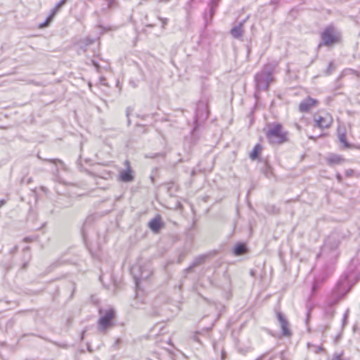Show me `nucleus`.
Instances as JSON below:
<instances>
[{
	"label": "nucleus",
	"mask_w": 360,
	"mask_h": 360,
	"mask_svg": "<svg viewBox=\"0 0 360 360\" xmlns=\"http://www.w3.org/2000/svg\"><path fill=\"white\" fill-rule=\"evenodd\" d=\"M276 63H268L264 65L262 70L255 76V82L257 90L266 91L269 89L270 83L273 81V73Z\"/></svg>",
	"instance_id": "obj_1"
},
{
	"label": "nucleus",
	"mask_w": 360,
	"mask_h": 360,
	"mask_svg": "<svg viewBox=\"0 0 360 360\" xmlns=\"http://www.w3.org/2000/svg\"><path fill=\"white\" fill-rule=\"evenodd\" d=\"M345 280H340L333 292V298L328 302V307L325 309V315L328 318H332L335 314L333 306L336 304L340 299H342L350 290L351 287H348V283Z\"/></svg>",
	"instance_id": "obj_2"
},
{
	"label": "nucleus",
	"mask_w": 360,
	"mask_h": 360,
	"mask_svg": "<svg viewBox=\"0 0 360 360\" xmlns=\"http://www.w3.org/2000/svg\"><path fill=\"white\" fill-rule=\"evenodd\" d=\"M100 318L98 321L97 329L99 333L106 334L107 332L115 326L114 319L115 311L108 309L105 311L99 310Z\"/></svg>",
	"instance_id": "obj_3"
},
{
	"label": "nucleus",
	"mask_w": 360,
	"mask_h": 360,
	"mask_svg": "<svg viewBox=\"0 0 360 360\" xmlns=\"http://www.w3.org/2000/svg\"><path fill=\"white\" fill-rule=\"evenodd\" d=\"M271 143L280 144L287 141V133L283 131L281 124H273L266 134Z\"/></svg>",
	"instance_id": "obj_4"
},
{
	"label": "nucleus",
	"mask_w": 360,
	"mask_h": 360,
	"mask_svg": "<svg viewBox=\"0 0 360 360\" xmlns=\"http://www.w3.org/2000/svg\"><path fill=\"white\" fill-rule=\"evenodd\" d=\"M209 115V110L207 103L205 102L200 101L197 104L195 116V124L193 129L191 132V136L194 139V143L197 141L198 139L196 137V134L198 131V128L200 126L201 122H203L207 120Z\"/></svg>",
	"instance_id": "obj_5"
},
{
	"label": "nucleus",
	"mask_w": 360,
	"mask_h": 360,
	"mask_svg": "<svg viewBox=\"0 0 360 360\" xmlns=\"http://www.w3.org/2000/svg\"><path fill=\"white\" fill-rule=\"evenodd\" d=\"M131 271L134 276L136 287H139L142 281L148 279L153 274L150 264H146L144 266L138 264H134L131 267Z\"/></svg>",
	"instance_id": "obj_6"
},
{
	"label": "nucleus",
	"mask_w": 360,
	"mask_h": 360,
	"mask_svg": "<svg viewBox=\"0 0 360 360\" xmlns=\"http://www.w3.org/2000/svg\"><path fill=\"white\" fill-rule=\"evenodd\" d=\"M322 41L319 44L321 46H330L338 41V36L335 34V30L328 27L321 34Z\"/></svg>",
	"instance_id": "obj_7"
},
{
	"label": "nucleus",
	"mask_w": 360,
	"mask_h": 360,
	"mask_svg": "<svg viewBox=\"0 0 360 360\" xmlns=\"http://www.w3.org/2000/svg\"><path fill=\"white\" fill-rule=\"evenodd\" d=\"M125 169L119 172L118 179L122 182H131L134 179V171L132 170L129 160L124 162Z\"/></svg>",
	"instance_id": "obj_8"
},
{
	"label": "nucleus",
	"mask_w": 360,
	"mask_h": 360,
	"mask_svg": "<svg viewBox=\"0 0 360 360\" xmlns=\"http://www.w3.org/2000/svg\"><path fill=\"white\" fill-rule=\"evenodd\" d=\"M314 121L316 122V126L321 129L329 128L333 123V117L328 113H325L322 116H319L316 118H314Z\"/></svg>",
	"instance_id": "obj_9"
},
{
	"label": "nucleus",
	"mask_w": 360,
	"mask_h": 360,
	"mask_svg": "<svg viewBox=\"0 0 360 360\" xmlns=\"http://www.w3.org/2000/svg\"><path fill=\"white\" fill-rule=\"evenodd\" d=\"M318 104L319 101L317 100L308 96L300 103L299 110L301 112H308L312 108Z\"/></svg>",
	"instance_id": "obj_10"
},
{
	"label": "nucleus",
	"mask_w": 360,
	"mask_h": 360,
	"mask_svg": "<svg viewBox=\"0 0 360 360\" xmlns=\"http://www.w3.org/2000/svg\"><path fill=\"white\" fill-rule=\"evenodd\" d=\"M276 316L282 330V335L285 337L291 336L292 333L289 328V323L288 320L281 312H277Z\"/></svg>",
	"instance_id": "obj_11"
},
{
	"label": "nucleus",
	"mask_w": 360,
	"mask_h": 360,
	"mask_svg": "<svg viewBox=\"0 0 360 360\" xmlns=\"http://www.w3.org/2000/svg\"><path fill=\"white\" fill-rule=\"evenodd\" d=\"M148 227L154 233H158L164 226L160 215H157L148 222Z\"/></svg>",
	"instance_id": "obj_12"
},
{
	"label": "nucleus",
	"mask_w": 360,
	"mask_h": 360,
	"mask_svg": "<svg viewBox=\"0 0 360 360\" xmlns=\"http://www.w3.org/2000/svg\"><path fill=\"white\" fill-rule=\"evenodd\" d=\"M327 162L330 165H340L345 160L338 155L331 154L327 158Z\"/></svg>",
	"instance_id": "obj_13"
},
{
	"label": "nucleus",
	"mask_w": 360,
	"mask_h": 360,
	"mask_svg": "<svg viewBox=\"0 0 360 360\" xmlns=\"http://www.w3.org/2000/svg\"><path fill=\"white\" fill-rule=\"evenodd\" d=\"M243 32V22H240L238 25L233 27L231 30V34L232 37L236 39H238L240 37H242Z\"/></svg>",
	"instance_id": "obj_14"
},
{
	"label": "nucleus",
	"mask_w": 360,
	"mask_h": 360,
	"mask_svg": "<svg viewBox=\"0 0 360 360\" xmlns=\"http://www.w3.org/2000/svg\"><path fill=\"white\" fill-rule=\"evenodd\" d=\"M262 150V146L259 143L256 144L255 146L252 153H250V158L252 160H256L259 157V155L260 154Z\"/></svg>",
	"instance_id": "obj_15"
},
{
	"label": "nucleus",
	"mask_w": 360,
	"mask_h": 360,
	"mask_svg": "<svg viewBox=\"0 0 360 360\" xmlns=\"http://www.w3.org/2000/svg\"><path fill=\"white\" fill-rule=\"evenodd\" d=\"M67 0H61L58 2L55 7L51 10V13L52 15L55 16L56 14L59 11L60 8L65 4Z\"/></svg>",
	"instance_id": "obj_16"
},
{
	"label": "nucleus",
	"mask_w": 360,
	"mask_h": 360,
	"mask_svg": "<svg viewBox=\"0 0 360 360\" xmlns=\"http://www.w3.org/2000/svg\"><path fill=\"white\" fill-rule=\"evenodd\" d=\"M219 1V0H211L210 8V18H212V16H213V15L214 13V11H215L216 7L218 5Z\"/></svg>",
	"instance_id": "obj_17"
},
{
	"label": "nucleus",
	"mask_w": 360,
	"mask_h": 360,
	"mask_svg": "<svg viewBox=\"0 0 360 360\" xmlns=\"http://www.w3.org/2000/svg\"><path fill=\"white\" fill-rule=\"evenodd\" d=\"M248 252V249H233L232 254L236 257H238L247 254Z\"/></svg>",
	"instance_id": "obj_18"
},
{
	"label": "nucleus",
	"mask_w": 360,
	"mask_h": 360,
	"mask_svg": "<svg viewBox=\"0 0 360 360\" xmlns=\"http://www.w3.org/2000/svg\"><path fill=\"white\" fill-rule=\"evenodd\" d=\"M205 258H206V256H205V255H202V256H200V257L195 258V259L193 262V266H189L188 269H191L194 266L202 264L204 262Z\"/></svg>",
	"instance_id": "obj_19"
},
{
	"label": "nucleus",
	"mask_w": 360,
	"mask_h": 360,
	"mask_svg": "<svg viewBox=\"0 0 360 360\" xmlns=\"http://www.w3.org/2000/svg\"><path fill=\"white\" fill-rule=\"evenodd\" d=\"M88 221H85L82 229H81V234L82 236L83 240L86 241V228H87Z\"/></svg>",
	"instance_id": "obj_20"
},
{
	"label": "nucleus",
	"mask_w": 360,
	"mask_h": 360,
	"mask_svg": "<svg viewBox=\"0 0 360 360\" xmlns=\"http://www.w3.org/2000/svg\"><path fill=\"white\" fill-rule=\"evenodd\" d=\"M53 15H52L51 14H50L49 15V17L46 18V20L43 22L41 23L40 25H39V27L40 28H42V27H45L46 26L49 25V24L51 22V20H53Z\"/></svg>",
	"instance_id": "obj_21"
},
{
	"label": "nucleus",
	"mask_w": 360,
	"mask_h": 360,
	"mask_svg": "<svg viewBox=\"0 0 360 360\" xmlns=\"http://www.w3.org/2000/svg\"><path fill=\"white\" fill-rule=\"evenodd\" d=\"M339 140L340 141L344 144V146L345 147H348V143L347 142V139H346V135L345 134H339Z\"/></svg>",
	"instance_id": "obj_22"
},
{
	"label": "nucleus",
	"mask_w": 360,
	"mask_h": 360,
	"mask_svg": "<svg viewBox=\"0 0 360 360\" xmlns=\"http://www.w3.org/2000/svg\"><path fill=\"white\" fill-rule=\"evenodd\" d=\"M45 161L51 162L56 165H57L58 164L63 165V162L59 159H46V160H45Z\"/></svg>",
	"instance_id": "obj_23"
},
{
	"label": "nucleus",
	"mask_w": 360,
	"mask_h": 360,
	"mask_svg": "<svg viewBox=\"0 0 360 360\" xmlns=\"http://www.w3.org/2000/svg\"><path fill=\"white\" fill-rule=\"evenodd\" d=\"M107 5V8H110L113 6V4L115 3V0H104Z\"/></svg>",
	"instance_id": "obj_24"
},
{
	"label": "nucleus",
	"mask_w": 360,
	"mask_h": 360,
	"mask_svg": "<svg viewBox=\"0 0 360 360\" xmlns=\"http://www.w3.org/2000/svg\"><path fill=\"white\" fill-rule=\"evenodd\" d=\"M159 20L161 21L162 22V27L164 28L165 26L167 24L168 22V19L167 18H159Z\"/></svg>",
	"instance_id": "obj_25"
},
{
	"label": "nucleus",
	"mask_w": 360,
	"mask_h": 360,
	"mask_svg": "<svg viewBox=\"0 0 360 360\" xmlns=\"http://www.w3.org/2000/svg\"><path fill=\"white\" fill-rule=\"evenodd\" d=\"M333 70V63L330 62L328 64V69L326 70L327 75H330L332 72Z\"/></svg>",
	"instance_id": "obj_26"
},
{
	"label": "nucleus",
	"mask_w": 360,
	"mask_h": 360,
	"mask_svg": "<svg viewBox=\"0 0 360 360\" xmlns=\"http://www.w3.org/2000/svg\"><path fill=\"white\" fill-rule=\"evenodd\" d=\"M353 173H354V171L352 169H347L345 172V174L347 176H351L353 174Z\"/></svg>",
	"instance_id": "obj_27"
},
{
	"label": "nucleus",
	"mask_w": 360,
	"mask_h": 360,
	"mask_svg": "<svg viewBox=\"0 0 360 360\" xmlns=\"http://www.w3.org/2000/svg\"><path fill=\"white\" fill-rule=\"evenodd\" d=\"M234 248H246V246H245V244H244V243H238L236 244Z\"/></svg>",
	"instance_id": "obj_28"
},
{
	"label": "nucleus",
	"mask_w": 360,
	"mask_h": 360,
	"mask_svg": "<svg viewBox=\"0 0 360 360\" xmlns=\"http://www.w3.org/2000/svg\"><path fill=\"white\" fill-rule=\"evenodd\" d=\"M266 175L267 176H269L272 173L271 171V168L269 166H266Z\"/></svg>",
	"instance_id": "obj_29"
},
{
	"label": "nucleus",
	"mask_w": 360,
	"mask_h": 360,
	"mask_svg": "<svg viewBox=\"0 0 360 360\" xmlns=\"http://www.w3.org/2000/svg\"><path fill=\"white\" fill-rule=\"evenodd\" d=\"M100 83L102 85H106V83H105V79L104 77H101L100 78Z\"/></svg>",
	"instance_id": "obj_30"
},
{
	"label": "nucleus",
	"mask_w": 360,
	"mask_h": 360,
	"mask_svg": "<svg viewBox=\"0 0 360 360\" xmlns=\"http://www.w3.org/2000/svg\"><path fill=\"white\" fill-rule=\"evenodd\" d=\"M348 314H349V310L347 309L344 315V318H343V321L344 323L346 321L347 319V316H348Z\"/></svg>",
	"instance_id": "obj_31"
},
{
	"label": "nucleus",
	"mask_w": 360,
	"mask_h": 360,
	"mask_svg": "<svg viewBox=\"0 0 360 360\" xmlns=\"http://www.w3.org/2000/svg\"><path fill=\"white\" fill-rule=\"evenodd\" d=\"M336 178L338 179V181L340 183L342 181V176L340 174H336Z\"/></svg>",
	"instance_id": "obj_32"
},
{
	"label": "nucleus",
	"mask_w": 360,
	"mask_h": 360,
	"mask_svg": "<svg viewBox=\"0 0 360 360\" xmlns=\"http://www.w3.org/2000/svg\"><path fill=\"white\" fill-rule=\"evenodd\" d=\"M6 203V200L4 199H2L0 200V208L4 206Z\"/></svg>",
	"instance_id": "obj_33"
},
{
	"label": "nucleus",
	"mask_w": 360,
	"mask_h": 360,
	"mask_svg": "<svg viewBox=\"0 0 360 360\" xmlns=\"http://www.w3.org/2000/svg\"><path fill=\"white\" fill-rule=\"evenodd\" d=\"M317 288H318L317 284L316 283H314L313 284L312 289H311L312 292H314L316 290Z\"/></svg>",
	"instance_id": "obj_34"
},
{
	"label": "nucleus",
	"mask_w": 360,
	"mask_h": 360,
	"mask_svg": "<svg viewBox=\"0 0 360 360\" xmlns=\"http://www.w3.org/2000/svg\"><path fill=\"white\" fill-rule=\"evenodd\" d=\"M24 240L27 242V241H30V240H31V238H29V237H27V238H25V239H24Z\"/></svg>",
	"instance_id": "obj_35"
},
{
	"label": "nucleus",
	"mask_w": 360,
	"mask_h": 360,
	"mask_svg": "<svg viewBox=\"0 0 360 360\" xmlns=\"http://www.w3.org/2000/svg\"><path fill=\"white\" fill-rule=\"evenodd\" d=\"M159 2H167L169 0H158Z\"/></svg>",
	"instance_id": "obj_36"
},
{
	"label": "nucleus",
	"mask_w": 360,
	"mask_h": 360,
	"mask_svg": "<svg viewBox=\"0 0 360 360\" xmlns=\"http://www.w3.org/2000/svg\"><path fill=\"white\" fill-rule=\"evenodd\" d=\"M262 358H263V356H261L260 357L257 358L256 360H262Z\"/></svg>",
	"instance_id": "obj_37"
},
{
	"label": "nucleus",
	"mask_w": 360,
	"mask_h": 360,
	"mask_svg": "<svg viewBox=\"0 0 360 360\" xmlns=\"http://www.w3.org/2000/svg\"><path fill=\"white\" fill-rule=\"evenodd\" d=\"M330 252H332V254H334V252H333V249L332 248H330Z\"/></svg>",
	"instance_id": "obj_38"
},
{
	"label": "nucleus",
	"mask_w": 360,
	"mask_h": 360,
	"mask_svg": "<svg viewBox=\"0 0 360 360\" xmlns=\"http://www.w3.org/2000/svg\"><path fill=\"white\" fill-rule=\"evenodd\" d=\"M330 252H332V254H334V252H333V249L332 248H330Z\"/></svg>",
	"instance_id": "obj_39"
},
{
	"label": "nucleus",
	"mask_w": 360,
	"mask_h": 360,
	"mask_svg": "<svg viewBox=\"0 0 360 360\" xmlns=\"http://www.w3.org/2000/svg\"><path fill=\"white\" fill-rule=\"evenodd\" d=\"M330 252H332V254H334V252H333V249L332 248H330Z\"/></svg>",
	"instance_id": "obj_40"
},
{
	"label": "nucleus",
	"mask_w": 360,
	"mask_h": 360,
	"mask_svg": "<svg viewBox=\"0 0 360 360\" xmlns=\"http://www.w3.org/2000/svg\"><path fill=\"white\" fill-rule=\"evenodd\" d=\"M94 65H95L96 67H97V68L98 67V64H96V63H94Z\"/></svg>",
	"instance_id": "obj_41"
}]
</instances>
